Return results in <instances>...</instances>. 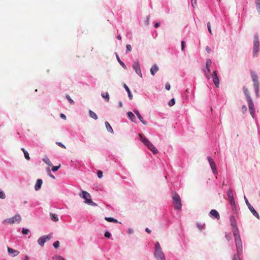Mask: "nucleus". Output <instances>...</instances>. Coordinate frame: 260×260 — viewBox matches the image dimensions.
Instances as JSON below:
<instances>
[{
    "instance_id": "obj_18",
    "label": "nucleus",
    "mask_w": 260,
    "mask_h": 260,
    "mask_svg": "<svg viewBox=\"0 0 260 260\" xmlns=\"http://www.w3.org/2000/svg\"><path fill=\"white\" fill-rule=\"evenodd\" d=\"M135 113L137 116L138 118L139 119V120L141 121V122L144 125H147V122L146 121L144 120L143 118L141 116V114H140L139 112L137 110H134Z\"/></svg>"
},
{
    "instance_id": "obj_58",
    "label": "nucleus",
    "mask_w": 260,
    "mask_h": 260,
    "mask_svg": "<svg viewBox=\"0 0 260 260\" xmlns=\"http://www.w3.org/2000/svg\"><path fill=\"white\" fill-rule=\"evenodd\" d=\"M117 39L120 40H121V37L120 35L117 36Z\"/></svg>"
},
{
    "instance_id": "obj_53",
    "label": "nucleus",
    "mask_w": 260,
    "mask_h": 260,
    "mask_svg": "<svg viewBox=\"0 0 260 260\" xmlns=\"http://www.w3.org/2000/svg\"><path fill=\"white\" fill-rule=\"evenodd\" d=\"M60 117L62 119H64V120H66V118H67L66 116L64 114H63V113L60 114Z\"/></svg>"
},
{
    "instance_id": "obj_13",
    "label": "nucleus",
    "mask_w": 260,
    "mask_h": 260,
    "mask_svg": "<svg viewBox=\"0 0 260 260\" xmlns=\"http://www.w3.org/2000/svg\"><path fill=\"white\" fill-rule=\"evenodd\" d=\"M247 102L248 104V107H249L250 114L251 115L252 117L253 118H254V105L253 104L252 100L249 99V101H247Z\"/></svg>"
},
{
    "instance_id": "obj_14",
    "label": "nucleus",
    "mask_w": 260,
    "mask_h": 260,
    "mask_svg": "<svg viewBox=\"0 0 260 260\" xmlns=\"http://www.w3.org/2000/svg\"><path fill=\"white\" fill-rule=\"evenodd\" d=\"M208 160L209 162L210 167H211L213 173H216L217 170H216V165H215V162L214 161L213 159L211 157H210V156L208 157Z\"/></svg>"
},
{
    "instance_id": "obj_25",
    "label": "nucleus",
    "mask_w": 260,
    "mask_h": 260,
    "mask_svg": "<svg viewBox=\"0 0 260 260\" xmlns=\"http://www.w3.org/2000/svg\"><path fill=\"white\" fill-rule=\"evenodd\" d=\"M101 95L103 98H104L106 100V101L107 102L109 101L110 98H109V94L108 92H102L101 93Z\"/></svg>"
},
{
    "instance_id": "obj_50",
    "label": "nucleus",
    "mask_w": 260,
    "mask_h": 260,
    "mask_svg": "<svg viewBox=\"0 0 260 260\" xmlns=\"http://www.w3.org/2000/svg\"><path fill=\"white\" fill-rule=\"evenodd\" d=\"M105 236L106 238H109L110 237V236H111V234L109 232H106L105 233Z\"/></svg>"
},
{
    "instance_id": "obj_32",
    "label": "nucleus",
    "mask_w": 260,
    "mask_h": 260,
    "mask_svg": "<svg viewBox=\"0 0 260 260\" xmlns=\"http://www.w3.org/2000/svg\"><path fill=\"white\" fill-rule=\"evenodd\" d=\"M210 72V67H206V70H204V73L205 76L208 79L210 78L209 73Z\"/></svg>"
},
{
    "instance_id": "obj_41",
    "label": "nucleus",
    "mask_w": 260,
    "mask_h": 260,
    "mask_svg": "<svg viewBox=\"0 0 260 260\" xmlns=\"http://www.w3.org/2000/svg\"><path fill=\"white\" fill-rule=\"evenodd\" d=\"M22 233L23 234L27 235L30 233V231L28 229L23 228L22 230Z\"/></svg>"
},
{
    "instance_id": "obj_16",
    "label": "nucleus",
    "mask_w": 260,
    "mask_h": 260,
    "mask_svg": "<svg viewBox=\"0 0 260 260\" xmlns=\"http://www.w3.org/2000/svg\"><path fill=\"white\" fill-rule=\"evenodd\" d=\"M237 247V251L238 254H241L242 252V244L241 241L235 242Z\"/></svg>"
},
{
    "instance_id": "obj_38",
    "label": "nucleus",
    "mask_w": 260,
    "mask_h": 260,
    "mask_svg": "<svg viewBox=\"0 0 260 260\" xmlns=\"http://www.w3.org/2000/svg\"><path fill=\"white\" fill-rule=\"evenodd\" d=\"M53 260H65L62 256H54L53 257Z\"/></svg>"
},
{
    "instance_id": "obj_59",
    "label": "nucleus",
    "mask_w": 260,
    "mask_h": 260,
    "mask_svg": "<svg viewBox=\"0 0 260 260\" xmlns=\"http://www.w3.org/2000/svg\"><path fill=\"white\" fill-rule=\"evenodd\" d=\"M242 109L244 110V111H246L247 110V108H246V107L245 106H243L242 107Z\"/></svg>"
},
{
    "instance_id": "obj_55",
    "label": "nucleus",
    "mask_w": 260,
    "mask_h": 260,
    "mask_svg": "<svg viewBox=\"0 0 260 260\" xmlns=\"http://www.w3.org/2000/svg\"><path fill=\"white\" fill-rule=\"evenodd\" d=\"M234 260H241L238 256L234 255Z\"/></svg>"
},
{
    "instance_id": "obj_19",
    "label": "nucleus",
    "mask_w": 260,
    "mask_h": 260,
    "mask_svg": "<svg viewBox=\"0 0 260 260\" xmlns=\"http://www.w3.org/2000/svg\"><path fill=\"white\" fill-rule=\"evenodd\" d=\"M43 183V181L42 179H39L37 180L36 185L35 186V188L36 190H38L40 189L41 185Z\"/></svg>"
},
{
    "instance_id": "obj_43",
    "label": "nucleus",
    "mask_w": 260,
    "mask_h": 260,
    "mask_svg": "<svg viewBox=\"0 0 260 260\" xmlns=\"http://www.w3.org/2000/svg\"><path fill=\"white\" fill-rule=\"evenodd\" d=\"M53 245L55 248H58L59 246V242L58 241H55L54 242Z\"/></svg>"
},
{
    "instance_id": "obj_24",
    "label": "nucleus",
    "mask_w": 260,
    "mask_h": 260,
    "mask_svg": "<svg viewBox=\"0 0 260 260\" xmlns=\"http://www.w3.org/2000/svg\"><path fill=\"white\" fill-rule=\"evenodd\" d=\"M127 115L129 117V118L133 122H135L136 120V117L134 115V114L131 112H128L127 113Z\"/></svg>"
},
{
    "instance_id": "obj_33",
    "label": "nucleus",
    "mask_w": 260,
    "mask_h": 260,
    "mask_svg": "<svg viewBox=\"0 0 260 260\" xmlns=\"http://www.w3.org/2000/svg\"><path fill=\"white\" fill-rule=\"evenodd\" d=\"M117 59L118 61V62L120 64V65L124 69H126V66L125 64L120 60V58L118 56V55H116Z\"/></svg>"
},
{
    "instance_id": "obj_56",
    "label": "nucleus",
    "mask_w": 260,
    "mask_h": 260,
    "mask_svg": "<svg viewBox=\"0 0 260 260\" xmlns=\"http://www.w3.org/2000/svg\"><path fill=\"white\" fill-rule=\"evenodd\" d=\"M160 23L159 22H157L154 24V27L158 28L159 26Z\"/></svg>"
},
{
    "instance_id": "obj_54",
    "label": "nucleus",
    "mask_w": 260,
    "mask_h": 260,
    "mask_svg": "<svg viewBox=\"0 0 260 260\" xmlns=\"http://www.w3.org/2000/svg\"><path fill=\"white\" fill-rule=\"evenodd\" d=\"M206 50L207 51V52L208 53H210V52H211V50L210 48L209 47H208V46H207V47H206Z\"/></svg>"
},
{
    "instance_id": "obj_63",
    "label": "nucleus",
    "mask_w": 260,
    "mask_h": 260,
    "mask_svg": "<svg viewBox=\"0 0 260 260\" xmlns=\"http://www.w3.org/2000/svg\"><path fill=\"white\" fill-rule=\"evenodd\" d=\"M27 203V201H25V202H24V204H26Z\"/></svg>"
},
{
    "instance_id": "obj_3",
    "label": "nucleus",
    "mask_w": 260,
    "mask_h": 260,
    "mask_svg": "<svg viewBox=\"0 0 260 260\" xmlns=\"http://www.w3.org/2000/svg\"><path fill=\"white\" fill-rule=\"evenodd\" d=\"M154 255L157 259L165 260V257L158 242H157L155 245Z\"/></svg>"
},
{
    "instance_id": "obj_61",
    "label": "nucleus",
    "mask_w": 260,
    "mask_h": 260,
    "mask_svg": "<svg viewBox=\"0 0 260 260\" xmlns=\"http://www.w3.org/2000/svg\"><path fill=\"white\" fill-rule=\"evenodd\" d=\"M29 257L28 256H25L24 260H28Z\"/></svg>"
},
{
    "instance_id": "obj_8",
    "label": "nucleus",
    "mask_w": 260,
    "mask_h": 260,
    "mask_svg": "<svg viewBox=\"0 0 260 260\" xmlns=\"http://www.w3.org/2000/svg\"><path fill=\"white\" fill-rule=\"evenodd\" d=\"M51 237L50 235L43 236L38 239V243L40 246H43L45 242L51 239Z\"/></svg>"
},
{
    "instance_id": "obj_4",
    "label": "nucleus",
    "mask_w": 260,
    "mask_h": 260,
    "mask_svg": "<svg viewBox=\"0 0 260 260\" xmlns=\"http://www.w3.org/2000/svg\"><path fill=\"white\" fill-rule=\"evenodd\" d=\"M21 220V217L20 215L17 214L13 217L5 219L3 222L6 224H13L14 223H19Z\"/></svg>"
},
{
    "instance_id": "obj_40",
    "label": "nucleus",
    "mask_w": 260,
    "mask_h": 260,
    "mask_svg": "<svg viewBox=\"0 0 260 260\" xmlns=\"http://www.w3.org/2000/svg\"><path fill=\"white\" fill-rule=\"evenodd\" d=\"M175 99H172L169 101L168 105L169 106L172 107L175 104Z\"/></svg>"
},
{
    "instance_id": "obj_17",
    "label": "nucleus",
    "mask_w": 260,
    "mask_h": 260,
    "mask_svg": "<svg viewBox=\"0 0 260 260\" xmlns=\"http://www.w3.org/2000/svg\"><path fill=\"white\" fill-rule=\"evenodd\" d=\"M8 251L9 254L12 256H17L19 253V252L18 251L14 250L9 247H8Z\"/></svg>"
},
{
    "instance_id": "obj_39",
    "label": "nucleus",
    "mask_w": 260,
    "mask_h": 260,
    "mask_svg": "<svg viewBox=\"0 0 260 260\" xmlns=\"http://www.w3.org/2000/svg\"><path fill=\"white\" fill-rule=\"evenodd\" d=\"M66 98L68 99L70 103L72 105L74 104V101L71 98L69 95H66Z\"/></svg>"
},
{
    "instance_id": "obj_23",
    "label": "nucleus",
    "mask_w": 260,
    "mask_h": 260,
    "mask_svg": "<svg viewBox=\"0 0 260 260\" xmlns=\"http://www.w3.org/2000/svg\"><path fill=\"white\" fill-rule=\"evenodd\" d=\"M124 88L125 89V90H126L127 93H128V98L129 99V100H132L133 99V95L129 89V88L128 87V86L126 85V84H124Z\"/></svg>"
},
{
    "instance_id": "obj_36",
    "label": "nucleus",
    "mask_w": 260,
    "mask_h": 260,
    "mask_svg": "<svg viewBox=\"0 0 260 260\" xmlns=\"http://www.w3.org/2000/svg\"><path fill=\"white\" fill-rule=\"evenodd\" d=\"M61 165L59 164L58 166H52V171H53V172H56L57 171L58 169L60 168Z\"/></svg>"
},
{
    "instance_id": "obj_44",
    "label": "nucleus",
    "mask_w": 260,
    "mask_h": 260,
    "mask_svg": "<svg viewBox=\"0 0 260 260\" xmlns=\"http://www.w3.org/2000/svg\"><path fill=\"white\" fill-rule=\"evenodd\" d=\"M6 198V195L4 191H0V198L2 199H4Z\"/></svg>"
},
{
    "instance_id": "obj_10",
    "label": "nucleus",
    "mask_w": 260,
    "mask_h": 260,
    "mask_svg": "<svg viewBox=\"0 0 260 260\" xmlns=\"http://www.w3.org/2000/svg\"><path fill=\"white\" fill-rule=\"evenodd\" d=\"M228 196L229 200V201L230 202L231 206H232L233 207V208H234L235 209V208H236L235 203V201H234V197H233V192L231 189H229L228 191Z\"/></svg>"
},
{
    "instance_id": "obj_26",
    "label": "nucleus",
    "mask_w": 260,
    "mask_h": 260,
    "mask_svg": "<svg viewBox=\"0 0 260 260\" xmlns=\"http://www.w3.org/2000/svg\"><path fill=\"white\" fill-rule=\"evenodd\" d=\"M105 123V125H106L107 131L111 133H113V132H114L111 126L110 125V124L109 123V122L107 121H106Z\"/></svg>"
},
{
    "instance_id": "obj_45",
    "label": "nucleus",
    "mask_w": 260,
    "mask_h": 260,
    "mask_svg": "<svg viewBox=\"0 0 260 260\" xmlns=\"http://www.w3.org/2000/svg\"><path fill=\"white\" fill-rule=\"evenodd\" d=\"M98 176L99 178H101L103 177V172L102 171H98Z\"/></svg>"
},
{
    "instance_id": "obj_60",
    "label": "nucleus",
    "mask_w": 260,
    "mask_h": 260,
    "mask_svg": "<svg viewBox=\"0 0 260 260\" xmlns=\"http://www.w3.org/2000/svg\"><path fill=\"white\" fill-rule=\"evenodd\" d=\"M119 107H120V108L122 106V102H119Z\"/></svg>"
},
{
    "instance_id": "obj_20",
    "label": "nucleus",
    "mask_w": 260,
    "mask_h": 260,
    "mask_svg": "<svg viewBox=\"0 0 260 260\" xmlns=\"http://www.w3.org/2000/svg\"><path fill=\"white\" fill-rule=\"evenodd\" d=\"M210 213L212 216H214L215 218L217 219H219L220 218L219 214L216 210H211Z\"/></svg>"
},
{
    "instance_id": "obj_5",
    "label": "nucleus",
    "mask_w": 260,
    "mask_h": 260,
    "mask_svg": "<svg viewBox=\"0 0 260 260\" xmlns=\"http://www.w3.org/2000/svg\"><path fill=\"white\" fill-rule=\"evenodd\" d=\"M80 197L83 198L85 200L84 202L89 205H95L92 200L91 199L90 194L86 191H82L81 193L79 194Z\"/></svg>"
},
{
    "instance_id": "obj_21",
    "label": "nucleus",
    "mask_w": 260,
    "mask_h": 260,
    "mask_svg": "<svg viewBox=\"0 0 260 260\" xmlns=\"http://www.w3.org/2000/svg\"><path fill=\"white\" fill-rule=\"evenodd\" d=\"M158 71V67L156 64L153 65L150 69L151 74L154 76L155 74Z\"/></svg>"
},
{
    "instance_id": "obj_51",
    "label": "nucleus",
    "mask_w": 260,
    "mask_h": 260,
    "mask_svg": "<svg viewBox=\"0 0 260 260\" xmlns=\"http://www.w3.org/2000/svg\"><path fill=\"white\" fill-rule=\"evenodd\" d=\"M184 48H185V42L183 41L181 42V50L182 51L184 50Z\"/></svg>"
},
{
    "instance_id": "obj_1",
    "label": "nucleus",
    "mask_w": 260,
    "mask_h": 260,
    "mask_svg": "<svg viewBox=\"0 0 260 260\" xmlns=\"http://www.w3.org/2000/svg\"><path fill=\"white\" fill-rule=\"evenodd\" d=\"M141 141L151 150L153 154H155L158 153L157 149L143 135L139 134Z\"/></svg>"
},
{
    "instance_id": "obj_57",
    "label": "nucleus",
    "mask_w": 260,
    "mask_h": 260,
    "mask_svg": "<svg viewBox=\"0 0 260 260\" xmlns=\"http://www.w3.org/2000/svg\"><path fill=\"white\" fill-rule=\"evenodd\" d=\"M145 231L149 234L151 233V231L148 228H146Z\"/></svg>"
},
{
    "instance_id": "obj_46",
    "label": "nucleus",
    "mask_w": 260,
    "mask_h": 260,
    "mask_svg": "<svg viewBox=\"0 0 260 260\" xmlns=\"http://www.w3.org/2000/svg\"><path fill=\"white\" fill-rule=\"evenodd\" d=\"M207 27H208V29L209 32L211 34H212V31H211V25H210V22H208L207 23Z\"/></svg>"
},
{
    "instance_id": "obj_6",
    "label": "nucleus",
    "mask_w": 260,
    "mask_h": 260,
    "mask_svg": "<svg viewBox=\"0 0 260 260\" xmlns=\"http://www.w3.org/2000/svg\"><path fill=\"white\" fill-rule=\"evenodd\" d=\"M253 43H254L253 47V55L256 56L257 53L259 51V39H258V36L257 34H255L254 36Z\"/></svg>"
},
{
    "instance_id": "obj_49",
    "label": "nucleus",
    "mask_w": 260,
    "mask_h": 260,
    "mask_svg": "<svg viewBox=\"0 0 260 260\" xmlns=\"http://www.w3.org/2000/svg\"><path fill=\"white\" fill-rule=\"evenodd\" d=\"M56 144H57L59 146L61 147V148H66V146L61 142H56Z\"/></svg>"
},
{
    "instance_id": "obj_28",
    "label": "nucleus",
    "mask_w": 260,
    "mask_h": 260,
    "mask_svg": "<svg viewBox=\"0 0 260 260\" xmlns=\"http://www.w3.org/2000/svg\"><path fill=\"white\" fill-rule=\"evenodd\" d=\"M89 115L90 117L93 118L95 120H96L98 118V117L96 115V114L94 112H93L91 110H89Z\"/></svg>"
},
{
    "instance_id": "obj_48",
    "label": "nucleus",
    "mask_w": 260,
    "mask_h": 260,
    "mask_svg": "<svg viewBox=\"0 0 260 260\" xmlns=\"http://www.w3.org/2000/svg\"><path fill=\"white\" fill-rule=\"evenodd\" d=\"M192 6L193 8L195 7V6L197 5V0H191Z\"/></svg>"
},
{
    "instance_id": "obj_27",
    "label": "nucleus",
    "mask_w": 260,
    "mask_h": 260,
    "mask_svg": "<svg viewBox=\"0 0 260 260\" xmlns=\"http://www.w3.org/2000/svg\"><path fill=\"white\" fill-rule=\"evenodd\" d=\"M50 216L52 221L56 222L58 220V217L57 214L50 213Z\"/></svg>"
},
{
    "instance_id": "obj_22",
    "label": "nucleus",
    "mask_w": 260,
    "mask_h": 260,
    "mask_svg": "<svg viewBox=\"0 0 260 260\" xmlns=\"http://www.w3.org/2000/svg\"><path fill=\"white\" fill-rule=\"evenodd\" d=\"M233 234H234V235L235 237V242H237L238 241H241V239H240V236L239 234L238 233V230H233Z\"/></svg>"
},
{
    "instance_id": "obj_12",
    "label": "nucleus",
    "mask_w": 260,
    "mask_h": 260,
    "mask_svg": "<svg viewBox=\"0 0 260 260\" xmlns=\"http://www.w3.org/2000/svg\"><path fill=\"white\" fill-rule=\"evenodd\" d=\"M213 81L216 87H219V79L218 78L216 71H214L212 75Z\"/></svg>"
},
{
    "instance_id": "obj_30",
    "label": "nucleus",
    "mask_w": 260,
    "mask_h": 260,
    "mask_svg": "<svg viewBox=\"0 0 260 260\" xmlns=\"http://www.w3.org/2000/svg\"><path fill=\"white\" fill-rule=\"evenodd\" d=\"M243 91L246 95L247 101H249V99H251L250 96L249 95L248 89L246 87H243Z\"/></svg>"
},
{
    "instance_id": "obj_62",
    "label": "nucleus",
    "mask_w": 260,
    "mask_h": 260,
    "mask_svg": "<svg viewBox=\"0 0 260 260\" xmlns=\"http://www.w3.org/2000/svg\"><path fill=\"white\" fill-rule=\"evenodd\" d=\"M50 177H52V178H53V179H54V178H55V177H54L53 175H51V174H50Z\"/></svg>"
},
{
    "instance_id": "obj_47",
    "label": "nucleus",
    "mask_w": 260,
    "mask_h": 260,
    "mask_svg": "<svg viewBox=\"0 0 260 260\" xmlns=\"http://www.w3.org/2000/svg\"><path fill=\"white\" fill-rule=\"evenodd\" d=\"M126 51H131L132 50V46L131 45L129 44H127L126 45Z\"/></svg>"
},
{
    "instance_id": "obj_42",
    "label": "nucleus",
    "mask_w": 260,
    "mask_h": 260,
    "mask_svg": "<svg viewBox=\"0 0 260 260\" xmlns=\"http://www.w3.org/2000/svg\"><path fill=\"white\" fill-rule=\"evenodd\" d=\"M212 64L211 60L208 59L206 61V67H210Z\"/></svg>"
},
{
    "instance_id": "obj_11",
    "label": "nucleus",
    "mask_w": 260,
    "mask_h": 260,
    "mask_svg": "<svg viewBox=\"0 0 260 260\" xmlns=\"http://www.w3.org/2000/svg\"><path fill=\"white\" fill-rule=\"evenodd\" d=\"M244 199L245 200V202L246 203V205L248 206L249 210L252 213L253 215H254L255 216H256L257 217H258V216H259L258 214L255 210L254 208L250 205V204L248 202V201L247 199V198L245 197H244Z\"/></svg>"
},
{
    "instance_id": "obj_37",
    "label": "nucleus",
    "mask_w": 260,
    "mask_h": 260,
    "mask_svg": "<svg viewBox=\"0 0 260 260\" xmlns=\"http://www.w3.org/2000/svg\"><path fill=\"white\" fill-rule=\"evenodd\" d=\"M197 226L200 231H202L203 229H204V224H202L200 223H197Z\"/></svg>"
},
{
    "instance_id": "obj_31",
    "label": "nucleus",
    "mask_w": 260,
    "mask_h": 260,
    "mask_svg": "<svg viewBox=\"0 0 260 260\" xmlns=\"http://www.w3.org/2000/svg\"><path fill=\"white\" fill-rule=\"evenodd\" d=\"M21 150L24 153V157H25V159H26L27 160H29L30 159V157L29 156L28 153L23 148H21Z\"/></svg>"
},
{
    "instance_id": "obj_9",
    "label": "nucleus",
    "mask_w": 260,
    "mask_h": 260,
    "mask_svg": "<svg viewBox=\"0 0 260 260\" xmlns=\"http://www.w3.org/2000/svg\"><path fill=\"white\" fill-rule=\"evenodd\" d=\"M133 68L135 70L136 73L141 77L142 78V74L140 69V64L138 61L135 62L133 64Z\"/></svg>"
},
{
    "instance_id": "obj_35",
    "label": "nucleus",
    "mask_w": 260,
    "mask_h": 260,
    "mask_svg": "<svg viewBox=\"0 0 260 260\" xmlns=\"http://www.w3.org/2000/svg\"><path fill=\"white\" fill-rule=\"evenodd\" d=\"M256 5L257 10L260 14V0H256Z\"/></svg>"
},
{
    "instance_id": "obj_15",
    "label": "nucleus",
    "mask_w": 260,
    "mask_h": 260,
    "mask_svg": "<svg viewBox=\"0 0 260 260\" xmlns=\"http://www.w3.org/2000/svg\"><path fill=\"white\" fill-rule=\"evenodd\" d=\"M230 222H231V225L232 227V231L238 230L236 220L234 216H230Z\"/></svg>"
},
{
    "instance_id": "obj_2",
    "label": "nucleus",
    "mask_w": 260,
    "mask_h": 260,
    "mask_svg": "<svg viewBox=\"0 0 260 260\" xmlns=\"http://www.w3.org/2000/svg\"><path fill=\"white\" fill-rule=\"evenodd\" d=\"M172 199L173 200V204L174 205V208L176 210H180L182 207V204L181 199L179 194L175 191L172 192Z\"/></svg>"
},
{
    "instance_id": "obj_34",
    "label": "nucleus",
    "mask_w": 260,
    "mask_h": 260,
    "mask_svg": "<svg viewBox=\"0 0 260 260\" xmlns=\"http://www.w3.org/2000/svg\"><path fill=\"white\" fill-rule=\"evenodd\" d=\"M105 220L109 222H117V220L112 217H105Z\"/></svg>"
},
{
    "instance_id": "obj_7",
    "label": "nucleus",
    "mask_w": 260,
    "mask_h": 260,
    "mask_svg": "<svg viewBox=\"0 0 260 260\" xmlns=\"http://www.w3.org/2000/svg\"><path fill=\"white\" fill-rule=\"evenodd\" d=\"M250 74H251L252 80L254 83L253 86H254L255 92H256V93H257L258 90V87H259V82L258 80V77H257V74L254 71H251Z\"/></svg>"
},
{
    "instance_id": "obj_52",
    "label": "nucleus",
    "mask_w": 260,
    "mask_h": 260,
    "mask_svg": "<svg viewBox=\"0 0 260 260\" xmlns=\"http://www.w3.org/2000/svg\"><path fill=\"white\" fill-rule=\"evenodd\" d=\"M165 87H166V89L167 90H169L170 89V87H171L170 84L169 83H167L166 84Z\"/></svg>"
},
{
    "instance_id": "obj_29",
    "label": "nucleus",
    "mask_w": 260,
    "mask_h": 260,
    "mask_svg": "<svg viewBox=\"0 0 260 260\" xmlns=\"http://www.w3.org/2000/svg\"><path fill=\"white\" fill-rule=\"evenodd\" d=\"M43 161L46 163L47 165H48L49 166H52V162H51V161L49 160V159L47 157V156H45L43 159Z\"/></svg>"
}]
</instances>
